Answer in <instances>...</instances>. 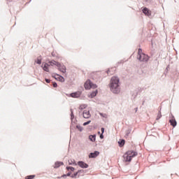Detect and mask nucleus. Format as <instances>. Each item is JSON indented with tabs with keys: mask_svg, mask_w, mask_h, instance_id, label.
Returning <instances> with one entry per match:
<instances>
[{
	"mask_svg": "<svg viewBox=\"0 0 179 179\" xmlns=\"http://www.w3.org/2000/svg\"><path fill=\"white\" fill-rule=\"evenodd\" d=\"M57 68H58L59 71H60L63 73H65V72H66V68L65 67V66H62L60 64V66L57 67Z\"/></svg>",
	"mask_w": 179,
	"mask_h": 179,
	"instance_id": "12",
	"label": "nucleus"
},
{
	"mask_svg": "<svg viewBox=\"0 0 179 179\" xmlns=\"http://www.w3.org/2000/svg\"><path fill=\"white\" fill-rule=\"evenodd\" d=\"M54 65H55L57 67H59L61 66V63L58 62H56V61H54V60H52L50 62H49V66H54Z\"/></svg>",
	"mask_w": 179,
	"mask_h": 179,
	"instance_id": "6",
	"label": "nucleus"
},
{
	"mask_svg": "<svg viewBox=\"0 0 179 179\" xmlns=\"http://www.w3.org/2000/svg\"><path fill=\"white\" fill-rule=\"evenodd\" d=\"M120 78L118 77H112L110 80V89L115 94L120 93Z\"/></svg>",
	"mask_w": 179,
	"mask_h": 179,
	"instance_id": "1",
	"label": "nucleus"
},
{
	"mask_svg": "<svg viewBox=\"0 0 179 179\" xmlns=\"http://www.w3.org/2000/svg\"><path fill=\"white\" fill-rule=\"evenodd\" d=\"M145 1H148V0H145Z\"/></svg>",
	"mask_w": 179,
	"mask_h": 179,
	"instance_id": "34",
	"label": "nucleus"
},
{
	"mask_svg": "<svg viewBox=\"0 0 179 179\" xmlns=\"http://www.w3.org/2000/svg\"><path fill=\"white\" fill-rule=\"evenodd\" d=\"M96 96H97V90H96L95 91L92 92V94L90 95V97L93 99V97H96Z\"/></svg>",
	"mask_w": 179,
	"mask_h": 179,
	"instance_id": "16",
	"label": "nucleus"
},
{
	"mask_svg": "<svg viewBox=\"0 0 179 179\" xmlns=\"http://www.w3.org/2000/svg\"><path fill=\"white\" fill-rule=\"evenodd\" d=\"M36 177L34 175H30L25 177V179H34Z\"/></svg>",
	"mask_w": 179,
	"mask_h": 179,
	"instance_id": "21",
	"label": "nucleus"
},
{
	"mask_svg": "<svg viewBox=\"0 0 179 179\" xmlns=\"http://www.w3.org/2000/svg\"><path fill=\"white\" fill-rule=\"evenodd\" d=\"M143 13L146 15V16H150L152 15V11H150L148 8H144L143 9Z\"/></svg>",
	"mask_w": 179,
	"mask_h": 179,
	"instance_id": "11",
	"label": "nucleus"
},
{
	"mask_svg": "<svg viewBox=\"0 0 179 179\" xmlns=\"http://www.w3.org/2000/svg\"><path fill=\"white\" fill-rule=\"evenodd\" d=\"M84 87L86 90H90V89H96L97 87V85L93 84V83H92V81H90V80H87L85 82Z\"/></svg>",
	"mask_w": 179,
	"mask_h": 179,
	"instance_id": "4",
	"label": "nucleus"
},
{
	"mask_svg": "<svg viewBox=\"0 0 179 179\" xmlns=\"http://www.w3.org/2000/svg\"><path fill=\"white\" fill-rule=\"evenodd\" d=\"M83 115L84 118H90V117H92V115H90V110H84Z\"/></svg>",
	"mask_w": 179,
	"mask_h": 179,
	"instance_id": "9",
	"label": "nucleus"
},
{
	"mask_svg": "<svg viewBox=\"0 0 179 179\" xmlns=\"http://www.w3.org/2000/svg\"><path fill=\"white\" fill-rule=\"evenodd\" d=\"M89 138L90 141L92 142H94L96 141V135H90Z\"/></svg>",
	"mask_w": 179,
	"mask_h": 179,
	"instance_id": "17",
	"label": "nucleus"
},
{
	"mask_svg": "<svg viewBox=\"0 0 179 179\" xmlns=\"http://www.w3.org/2000/svg\"><path fill=\"white\" fill-rule=\"evenodd\" d=\"M99 155H100V152L99 151H95L94 152H91L89 155V157H90V159H94V158L97 157V156H99Z\"/></svg>",
	"mask_w": 179,
	"mask_h": 179,
	"instance_id": "5",
	"label": "nucleus"
},
{
	"mask_svg": "<svg viewBox=\"0 0 179 179\" xmlns=\"http://www.w3.org/2000/svg\"><path fill=\"white\" fill-rule=\"evenodd\" d=\"M81 94H82V92H80V91H78L76 92L71 93V97H73L74 99H76L78 97H80Z\"/></svg>",
	"mask_w": 179,
	"mask_h": 179,
	"instance_id": "8",
	"label": "nucleus"
},
{
	"mask_svg": "<svg viewBox=\"0 0 179 179\" xmlns=\"http://www.w3.org/2000/svg\"><path fill=\"white\" fill-rule=\"evenodd\" d=\"M67 176H71V173H68Z\"/></svg>",
	"mask_w": 179,
	"mask_h": 179,
	"instance_id": "32",
	"label": "nucleus"
},
{
	"mask_svg": "<svg viewBox=\"0 0 179 179\" xmlns=\"http://www.w3.org/2000/svg\"><path fill=\"white\" fill-rule=\"evenodd\" d=\"M80 173H83V170H80L78 171V172H76V173L73 174L71 176L72 178H76V177L78 176V174H80Z\"/></svg>",
	"mask_w": 179,
	"mask_h": 179,
	"instance_id": "13",
	"label": "nucleus"
},
{
	"mask_svg": "<svg viewBox=\"0 0 179 179\" xmlns=\"http://www.w3.org/2000/svg\"><path fill=\"white\" fill-rule=\"evenodd\" d=\"M162 118V113L159 112L157 116V120H160Z\"/></svg>",
	"mask_w": 179,
	"mask_h": 179,
	"instance_id": "23",
	"label": "nucleus"
},
{
	"mask_svg": "<svg viewBox=\"0 0 179 179\" xmlns=\"http://www.w3.org/2000/svg\"><path fill=\"white\" fill-rule=\"evenodd\" d=\"M100 138H101V139H103V138H104V136H103V134H101L100 135Z\"/></svg>",
	"mask_w": 179,
	"mask_h": 179,
	"instance_id": "31",
	"label": "nucleus"
},
{
	"mask_svg": "<svg viewBox=\"0 0 179 179\" xmlns=\"http://www.w3.org/2000/svg\"><path fill=\"white\" fill-rule=\"evenodd\" d=\"M78 166L81 167L82 169H87L89 167V165L83 162H78Z\"/></svg>",
	"mask_w": 179,
	"mask_h": 179,
	"instance_id": "10",
	"label": "nucleus"
},
{
	"mask_svg": "<svg viewBox=\"0 0 179 179\" xmlns=\"http://www.w3.org/2000/svg\"><path fill=\"white\" fill-rule=\"evenodd\" d=\"M66 169H67V170H71V171H75V168H73L72 166H69Z\"/></svg>",
	"mask_w": 179,
	"mask_h": 179,
	"instance_id": "25",
	"label": "nucleus"
},
{
	"mask_svg": "<svg viewBox=\"0 0 179 179\" xmlns=\"http://www.w3.org/2000/svg\"><path fill=\"white\" fill-rule=\"evenodd\" d=\"M59 82H65V78L62 76H59Z\"/></svg>",
	"mask_w": 179,
	"mask_h": 179,
	"instance_id": "22",
	"label": "nucleus"
},
{
	"mask_svg": "<svg viewBox=\"0 0 179 179\" xmlns=\"http://www.w3.org/2000/svg\"><path fill=\"white\" fill-rule=\"evenodd\" d=\"M50 66V65L48 64H45L43 69V71H45L46 72H49V69H48V67Z\"/></svg>",
	"mask_w": 179,
	"mask_h": 179,
	"instance_id": "15",
	"label": "nucleus"
},
{
	"mask_svg": "<svg viewBox=\"0 0 179 179\" xmlns=\"http://www.w3.org/2000/svg\"><path fill=\"white\" fill-rule=\"evenodd\" d=\"M35 62H36V64H38V65H41V56L38 57L37 58V59L35 61Z\"/></svg>",
	"mask_w": 179,
	"mask_h": 179,
	"instance_id": "19",
	"label": "nucleus"
},
{
	"mask_svg": "<svg viewBox=\"0 0 179 179\" xmlns=\"http://www.w3.org/2000/svg\"><path fill=\"white\" fill-rule=\"evenodd\" d=\"M137 58L142 62H148V61H149V56L142 52V49H138Z\"/></svg>",
	"mask_w": 179,
	"mask_h": 179,
	"instance_id": "3",
	"label": "nucleus"
},
{
	"mask_svg": "<svg viewBox=\"0 0 179 179\" xmlns=\"http://www.w3.org/2000/svg\"><path fill=\"white\" fill-rule=\"evenodd\" d=\"M45 82H46V83H50V82H51V80L45 79Z\"/></svg>",
	"mask_w": 179,
	"mask_h": 179,
	"instance_id": "27",
	"label": "nucleus"
},
{
	"mask_svg": "<svg viewBox=\"0 0 179 179\" xmlns=\"http://www.w3.org/2000/svg\"><path fill=\"white\" fill-rule=\"evenodd\" d=\"M90 122H92V121L90 120V121H87V122L83 123L84 127H86V125H89V124H90Z\"/></svg>",
	"mask_w": 179,
	"mask_h": 179,
	"instance_id": "26",
	"label": "nucleus"
},
{
	"mask_svg": "<svg viewBox=\"0 0 179 179\" xmlns=\"http://www.w3.org/2000/svg\"><path fill=\"white\" fill-rule=\"evenodd\" d=\"M101 131L102 134H104V128H103V127H102V128L101 129Z\"/></svg>",
	"mask_w": 179,
	"mask_h": 179,
	"instance_id": "29",
	"label": "nucleus"
},
{
	"mask_svg": "<svg viewBox=\"0 0 179 179\" xmlns=\"http://www.w3.org/2000/svg\"><path fill=\"white\" fill-rule=\"evenodd\" d=\"M118 143L119 146H120V148H122V146L125 145V140H122L121 141H119Z\"/></svg>",
	"mask_w": 179,
	"mask_h": 179,
	"instance_id": "18",
	"label": "nucleus"
},
{
	"mask_svg": "<svg viewBox=\"0 0 179 179\" xmlns=\"http://www.w3.org/2000/svg\"><path fill=\"white\" fill-rule=\"evenodd\" d=\"M138 156V152L134 150H129L123 155V160L125 162H130L134 157Z\"/></svg>",
	"mask_w": 179,
	"mask_h": 179,
	"instance_id": "2",
	"label": "nucleus"
},
{
	"mask_svg": "<svg viewBox=\"0 0 179 179\" xmlns=\"http://www.w3.org/2000/svg\"><path fill=\"white\" fill-rule=\"evenodd\" d=\"M86 107H87V106L86 104H81L79 107L80 110H85V108H86Z\"/></svg>",
	"mask_w": 179,
	"mask_h": 179,
	"instance_id": "20",
	"label": "nucleus"
},
{
	"mask_svg": "<svg viewBox=\"0 0 179 179\" xmlns=\"http://www.w3.org/2000/svg\"><path fill=\"white\" fill-rule=\"evenodd\" d=\"M76 128L78 129V131H82L83 130V127H80L79 125L76 126Z\"/></svg>",
	"mask_w": 179,
	"mask_h": 179,
	"instance_id": "24",
	"label": "nucleus"
},
{
	"mask_svg": "<svg viewBox=\"0 0 179 179\" xmlns=\"http://www.w3.org/2000/svg\"><path fill=\"white\" fill-rule=\"evenodd\" d=\"M169 122L172 127H176L177 126V121L176 120V118L174 116H172V117L170 119Z\"/></svg>",
	"mask_w": 179,
	"mask_h": 179,
	"instance_id": "7",
	"label": "nucleus"
},
{
	"mask_svg": "<svg viewBox=\"0 0 179 179\" xmlns=\"http://www.w3.org/2000/svg\"><path fill=\"white\" fill-rule=\"evenodd\" d=\"M100 115L101 116V117H107V115H103V113H100Z\"/></svg>",
	"mask_w": 179,
	"mask_h": 179,
	"instance_id": "30",
	"label": "nucleus"
},
{
	"mask_svg": "<svg viewBox=\"0 0 179 179\" xmlns=\"http://www.w3.org/2000/svg\"><path fill=\"white\" fill-rule=\"evenodd\" d=\"M62 164H64L63 162H57L55 164V169H58V167H60L61 166H62Z\"/></svg>",
	"mask_w": 179,
	"mask_h": 179,
	"instance_id": "14",
	"label": "nucleus"
},
{
	"mask_svg": "<svg viewBox=\"0 0 179 179\" xmlns=\"http://www.w3.org/2000/svg\"><path fill=\"white\" fill-rule=\"evenodd\" d=\"M57 86H58V85L57 84V83H53V87H57Z\"/></svg>",
	"mask_w": 179,
	"mask_h": 179,
	"instance_id": "28",
	"label": "nucleus"
},
{
	"mask_svg": "<svg viewBox=\"0 0 179 179\" xmlns=\"http://www.w3.org/2000/svg\"><path fill=\"white\" fill-rule=\"evenodd\" d=\"M98 134H100V131H99Z\"/></svg>",
	"mask_w": 179,
	"mask_h": 179,
	"instance_id": "33",
	"label": "nucleus"
}]
</instances>
